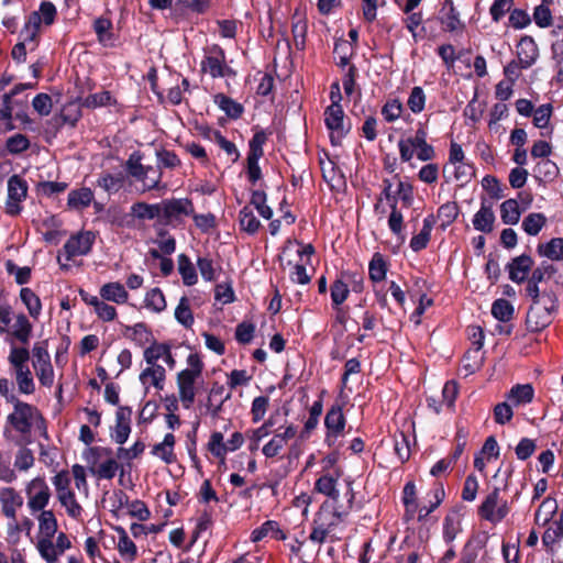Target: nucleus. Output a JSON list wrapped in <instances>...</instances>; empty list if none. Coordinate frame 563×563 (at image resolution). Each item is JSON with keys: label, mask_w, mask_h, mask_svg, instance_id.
<instances>
[{"label": "nucleus", "mask_w": 563, "mask_h": 563, "mask_svg": "<svg viewBox=\"0 0 563 563\" xmlns=\"http://www.w3.org/2000/svg\"><path fill=\"white\" fill-rule=\"evenodd\" d=\"M328 508L329 506L327 501L321 505L320 509L314 516L312 526L319 528L323 527L324 529L332 531L338 526V522L330 517V510Z\"/></svg>", "instance_id": "338daca9"}, {"label": "nucleus", "mask_w": 563, "mask_h": 563, "mask_svg": "<svg viewBox=\"0 0 563 563\" xmlns=\"http://www.w3.org/2000/svg\"><path fill=\"white\" fill-rule=\"evenodd\" d=\"M214 103L232 120H238L244 112L242 103L233 100L224 93H217L213 98Z\"/></svg>", "instance_id": "bb28decb"}, {"label": "nucleus", "mask_w": 563, "mask_h": 563, "mask_svg": "<svg viewBox=\"0 0 563 563\" xmlns=\"http://www.w3.org/2000/svg\"><path fill=\"white\" fill-rule=\"evenodd\" d=\"M27 507L32 514L45 509L48 505L52 493L43 477L33 478L25 488Z\"/></svg>", "instance_id": "1a4fd4ad"}, {"label": "nucleus", "mask_w": 563, "mask_h": 563, "mask_svg": "<svg viewBox=\"0 0 563 563\" xmlns=\"http://www.w3.org/2000/svg\"><path fill=\"white\" fill-rule=\"evenodd\" d=\"M100 296L102 299L112 301L115 303H124L128 301L129 294L124 286L119 282H111L104 284L100 288Z\"/></svg>", "instance_id": "cd10ccee"}, {"label": "nucleus", "mask_w": 563, "mask_h": 563, "mask_svg": "<svg viewBox=\"0 0 563 563\" xmlns=\"http://www.w3.org/2000/svg\"><path fill=\"white\" fill-rule=\"evenodd\" d=\"M514 306L507 299H496L492 305V314L495 319H497L500 322H509L514 318Z\"/></svg>", "instance_id": "c03bdc74"}, {"label": "nucleus", "mask_w": 563, "mask_h": 563, "mask_svg": "<svg viewBox=\"0 0 563 563\" xmlns=\"http://www.w3.org/2000/svg\"><path fill=\"white\" fill-rule=\"evenodd\" d=\"M547 223V218L541 212L529 213L522 221V229L529 235H538Z\"/></svg>", "instance_id": "603ef678"}, {"label": "nucleus", "mask_w": 563, "mask_h": 563, "mask_svg": "<svg viewBox=\"0 0 563 563\" xmlns=\"http://www.w3.org/2000/svg\"><path fill=\"white\" fill-rule=\"evenodd\" d=\"M175 319L187 329L191 328L194 324V314L190 309L189 300L186 296L180 298L175 309Z\"/></svg>", "instance_id": "6e6d98bb"}, {"label": "nucleus", "mask_w": 563, "mask_h": 563, "mask_svg": "<svg viewBox=\"0 0 563 563\" xmlns=\"http://www.w3.org/2000/svg\"><path fill=\"white\" fill-rule=\"evenodd\" d=\"M144 302L145 307L154 312H162L166 309L165 296L158 287L152 288L146 292Z\"/></svg>", "instance_id": "13d9d810"}, {"label": "nucleus", "mask_w": 563, "mask_h": 563, "mask_svg": "<svg viewBox=\"0 0 563 563\" xmlns=\"http://www.w3.org/2000/svg\"><path fill=\"white\" fill-rule=\"evenodd\" d=\"M14 411L8 416L9 423L20 433H29L32 429V419L40 417V411L33 405L24 402L20 399L11 402Z\"/></svg>", "instance_id": "423d86ee"}, {"label": "nucleus", "mask_w": 563, "mask_h": 563, "mask_svg": "<svg viewBox=\"0 0 563 563\" xmlns=\"http://www.w3.org/2000/svg\"><path fill=\"white\" fill-rule=\"evenodd\" d=\"M496 220L492 206H486L484 202L481 209L473 217L474 229L483 233H490L494 229Z\"/></svg>", "instance_id": "393cba45"}, {"label": "nucleus", "mask_w": 563, "mask_h": 563, "mask_svg": "<svg viewBox=\"0 0 563 563\" xmlns=\"http://www.w3.org/2000/svg\"><path fill=\"white\" fill-rule=\"evenodd\" d=\"M346 419L343 413V408L339 404L332 405L325 413L324 427L325 430L344 433Z\"/></svg>", "instance_id": "5701e85b"}, {"label": "nucleus", "mask_w": 563, "mask_h": 563, "mask_svg": "<svg viewBox=\"0 0 563 563\" xmlns=\"http://www.w3.org/2000/svg\"><path fill=\"white\" fill-rule=\"evenodd\" d=\"M341 476V471H335V476L331 474H324L314 482V490L336 500L339 498V492L336 489L338 478Z\"/></svg>", "instance_id": "b1692460"}, {"label": "nucleus", "mask_w": 563, "mask_h": 563, "mask_svg": "<svg viewBox=\"0 0 563 563\" xmlns=\"http://www.w3.org/2000/svg\"><path fill=\"white\" fill-rule=\"evenodd\" d=\"M547 309L531 303L526 316V328L529 332H540L552 323L553 316Z\"/></svg>", "instance_id": "2eb2a0df"}, {"label": "nucleus", "mask_w": 563, "mask_h": 563, "mask_svg": "<svg viewBox=\"0 0 563 563\" xmlns=\"http://www.w3.org/2000/svg\"><path fill=\"white\" fill-rule=\"evenodd\" d=\"M41 29L37 15L35 13H30L19 33V41L27 44L31 52L38 47L41 41Z\"/></svg>", "instance_id": "f3484780"}, {"label": "nucleus", "mask_w": 563, "mask_h": 563, "mask_svg": "<svg viewBox=\"0 0 563 563\" xmlns=\"http://www.w3.org/2000/svg\"><path fill=\"white\" fill-rule=\"evenodd\" d=\"M5 269L9 275H14L18 285H25L31 280L32 269L29 266L19 267L13 261L8 260Z\"/></svg>", "instance_id": "e2e57ef3"}, {"label": "nucleus", "mask_w": 563, "mask_h": 563, "mask_svg": "<svg viewBox=\"0 0 563 563\" xmlns=\"http://www.w3.org/2000/svg\"><path fill=\"white\" fill-rule=\"evenodd\" d=\"M488 539L486 531L472 534L462 549L460 563H476L479 551L486 547Z\"/></svg>", "instance_id": "f8f14e48"}, {"label": "nucleus", "mask_w": 563, "mask_h": 563, "mask_svg": "<svg viewBox=\"0 0 563 563\" xmlns=\"http://www.w3.org/2000/svg\"><path fill=\"white\" fill-rule=\"evenodd\" d=\"M532 265L533 260L530 255L522 254L512 258L511 262L507 265L509 271V278L517 284L526 282Z\"/></svg>", "instance_id": "6ab92c4d"}, {"label": "nucleus", "mask_w": 563, "mask_h": 563, "mask_svg": "<svg viewBox=\"0 0 563 563\" xmlns=\"http://www.w3.org/2000/svg\"><path fill=\"white\" fill-rule=\"evenodd\" d=\"M178 272L186 286H194L198 282V275L194 264L186 254L178 255Z\"/></svg>", "instance_id": "e433bc0d"}, {"label": "nucleus", "mask_w": 563, "mask_h": 563, "mask_svg": "<svg viewBox=\"0 0 563 563\" xmlns=\"http://www.w3.org/2000/svg\"><path fill=\"white\" fill-rule=\"evenodd\" d=\"M67 187L68 184L64 181H40L36 186V190L40 195L51 198L64 192Z\"/></svg>", "instance_id": "774afa93"}, {"label": "nucleus", "mask_w": 563, "mask_h": 563, "mask_svg": "<svg viewBox=\"0 0 563 563\" xmlns=\"http://www.w3.org/2000/svg\"><path fill=\"white\" fill-rule=\"evenodd\" d=\"M41 514L37 517L38 530L43 536L42 538H54L58 529L56 516L53 510H40Z\"/></svg>", "instance_id": "473e14b6"}, {"label": "nucleus", "mask_w": 563, "mask_h": 563, "mask_svg": "<svg viewBox=\"0 0 563 563\" xmlns=\"http://www.w3.org/2000/svg\"><path fill=\"white\" fill-rule=\"evenodd\" d=\"M460 208L456 202H445L438 209L437 218L441 220V229L444 231L457 218Z\"/></svg>", "instance_id": "09e8293b"}, {"label": "nucleus", "mask_w": 563, "mask_h": 563, "mask_svg": "<svg viewBox=\"0 0 563 563\" xmlns=\"http://www.w3.org/2000/svg\"><path fill=\"white\" fill-rule=\"evenodd\" d=\"M388 228L389 230L398 238H400L401 242L405 241L406 236L404 232V216L397 206H391L390 214L388 218Z\"/></svg>", "instance_id": "69168bd1"}, {"label": "nucleus", "mask_w": 563, "mask_h": 563, "mask_svg": "<svg viewBox=\"0 0 563 563\" xmlns=\"http://www.w3.org/2000/svg\"><path fill=\"white\" fill-rule=\"evenodd\" d=\"M32 333V323L24 313L15 317L12 335L22 344H27Z\"/></svg>", "instance_id": "79ce46f5"}, {"label": "nucleus", "mask_w": 563, "mask_h": 563, "mask_svg": "<svg viewBox=\"0 0 563 563\" xmlns=\"http://www.w3.org/2000/svg\"><path fill=\"white\" fill-rule=\"evenodd\" d=\"M255 132L252 136V139L249 141V153L247 155L251 156H264V148L263 146L267 142L268 135L263 129H258L257 126L254 128Z\"/></svg>", "instance_id": "4d7b16f0"}, {"label": "nucleus", "mask_w": 563, "mask_h": 563, "mask_svg": "<svg viewBox=\"0 0 563 563\" xmlns=\"http://www.w3.org/2000/svg\"><path fill=\"white\" fill-rule=\"evenodd\" d=\"M273 427V420L268 419L261 427L246 432V435L250 439L249 450L251 452L258 450L261 440L271 433Z\"/></svg>", "instance_id": "864d4df0"}, {"label": "nucleus", "mask_w": 563, "mask_h": 563, "mask_svg": "<svg viewBox=\"0 0 563 563\" xmlns=\"http://www.w3.org/2000/svg\"><path fill=\"white\" fill-rule=\"evenodd\" d=\"M2 514L8 519L16 521V509L22 507V496L12 487H4L1 490Z\"/></svg>", "instance_id": "aec40b11"}, {"label": "nucleus", "mask_w": 563, "mask_h": 563, "mask_svg": "<svg viewBox=\"0 0 563 563\" xmlns=\"http://www.w3.org/2000/svg\"><path fill=\"white\" fill-rule=\"evenodd\" d=\"M239 223L240 229L251 235L255 234L261 228L260 220L255 217L253 210L249 206H244L240 210Z\"/></svg>", "instance_id": "58836bf2"}, {"label": "nucleus", "mask_w": 563, "mask_h": 563, "mask_svg": "<svg viewBox=\"0 0 563 563\" xmlns=\"http://www.w3.org/2000/svg\"><path fill=\"white\" fill-rule=\"evenodd\" d=\"M27 183L20 175H12L8 179V198L5 202V212L9 216H19L22 211L21 202L27 196Z\"/></svg>", "instance_id": "0eeeda50"}, {"label": "nucleus", "mask_w": 563, "mask_h": 563, "mask_svg": "<svg viewBox=\"0 0 563 563\" xmlns=\"http://www.w3.org/2000/svg\"><path fill=\"white\" fill-rule=\"evenodd\" d=\"M538 253L552 261L563 260V238H553L547 243L538 245Z\"/></svg>", "instance_id": "c9c22d12"}, {"label": "nucleus", "mask_w": 563, "mask_h": 563, "mask_svg": "<svg viewBox=\"0 0 563 563\" xmlns=\"http://www.w3.org/2000/svg\"><path fill=\"white\" fill-rule=\"evenodd\" d=\"M520 216L521 211L516 199H507L500 205V217L505 224H517Z\"/></svg>", "instance_id": "a19ab883"}, {"label": "nucleus", "mask_w": 563, "mask_h": 563, "mask_svg": "<svg viewBox=\"0 0 563 563\" xmlns=\"http://www.w3.org/2000/svg\"><path fill=\"white\" fill-rule=\"evenodd\" d=\"M499 500V488L495 487L478 507V516L489 522H494L496 507Z\"/></svg>", "instance_id": "f704fd0d"}, {"label": "nucleus", "mask_w": 563, "mask_h": 563, "mask_svg": "<svg viewBox=\"0 0 563 563\" xmlns=\"http://www.w3.org/2000/svg\"><path fill=\"white\" fill-rule=\"evenodd\" d=\"M344 111L342 107H327L324 110V124L330 131V143L340 146L342 140L349 134L351 125L344 126Z\"/></svg>", "instance_id": "39448f33"}, {"label": "nucleus", "mask_w": 563, "mask_h": 563, "mask_svg": "<svg viewBox=\"0 0 563 563\" xmlns=\"http://www.w3.org/2000/svg\"><path fill=\"white\" fill-rule=\"evenodd\" d=\"M268 534H271L275 540L284 541L287 539V534L279 528V523L277 521L266 520L258 528L252 531L251 541L260 542Z\"/></svg>", "instance_id": "412c9836"}, {"label": "nucleus", "mask_w": 563, "mask_h": 563, "mask_svg": "<svg viewBox=\"0 0 563 563\" xmlns=\"http://www.w3.org/2000/svg\"><path fill=\"white\" fill-rule=\"evenodd\" d=\"M161 356H164V361L169 368L175 367L176 360L172 354V345L167 342H157L156 340H153L152 344L143 352V357L148 366L140 373L139 379L142 385H147L150 377L166 379L165 368L157 364Z\"/></svg>", "instance_id": "f257e3e1"}, {"label": "nucleus", "mask_w": 563, "mask_h": 563, "mask_svg": "<svg viewBox=\"0 0 563 563\" xmlns=\"http://www.w3.org/2000/svg\"><path fill=\"white\" fill-rule=\"evenodd\" d=\"M463 509V505H457L453 507L444 517L442 537L446 544H452L457 534L462 531Z\"/></svg>", "instance_id": "ddd939ff"}, {"label": "nucleus", "mask_w": 563, "mask_h": 563, "mask_svg": "<svg viewBox=\"0 0 563 563\" xmlns=\"http://www.w3.org/2000/svg\"><path fill=\"white\" fill-rule=\"evenodd\" d=\"M92 200L93 191L88 187H82L68 194L67 205L70 209L80 210L89 207Z\"/></svg>", "instance_id": "2f4dec72"}, {"label": "nucleus", "mask_w": 563, "mask_h": 563, "mask_svg": "<svg viewBox=\"0 0 563 563\" xmlns=\"http://www.w3.org/2000/svg\"><path fill=\"white\" fill-rule=\"evenodd\" d=\"M142 155L140 152H133L126 161L128 173L137 180L145 181L150 172H155L154 167L141 164Z\"/></svg>", "instance_id": "c85d7f7f"}, {"label": "nucleus", "mask_w": 563, "mask_h": 563, "mask_svg": "<svg viewBox=\"0 0 563 563\" xmlns=\"http://www.w3.org/2000/svg\"><path fill=\"white\" fill-rule=\"evenodd\" d=\"M439 21L445 32H462L465 29V24L461 21L460 13L456 8L440 11Z\"/></svg>", "instance_id": "7c9ffc66"}, {"label": "nucleus", "mask_w": 563, "mask_h": 563, "mask_svg": "<svg viewBox=\"0 0 563 563\" xmlns=\"http://www.w3.org/2000/svg\"><path fill=\"white\" fill-rule=\"evenodd\" d=\"M123 335L134 341L139 346H144L146 343H152L153 340H155L151 329L144 322H137L134 325H125Z\"/></svg>", "instance_id": "4be33fe9"}, {"label": "nucleus", "mask_w": 563, "mask_h": 563, "mask_svg": "<svg viewBox=\"0 0 563 563\" xmlns=\"http://www.w3.org/2000/svg\"><path fill=\"white\" fill-rule=\"evenodd\" d=\"M533 397L534 389L531 384H517L512 386L507 394V398L511 400L515 406L530 404Z\"/></svg>", "instance_id": "c756f323"}, {"label": "nucleus", "mask_w": 563, "mask_h": 563, "mask_svg": "<svg viewBox=\"0 0 563 563\" xmlns=\"http://www.w3.org/2000/svg\"><path fill=\"white\" fill-rule=\"evenodd\" d=\"M95 241L96 234L92 231H80L79 233L71 235L64 244V251L67 260L89 254Z\"/></svg>", "instance_id": "9b49d317"}, {"label": "nucleus", "mask_w": 563, "mask_h": 563, "mask_svg": "<svg viewBox=\"0 0 563 563\" xmlns=\"http://www.w3.org/2000/svg\"><path fill=\"white\" fill-rule=\"evenodd\" d=\"M130 216L140 221L155 220L153 228L158 238H165L167 230L161 224L162 206L161 202L147 203L144 201H136L130 208Z\"/></svg>", "instance_id": "6e6552de"}, {"label": "nucleus", "mask_w": 563, "mask_h": 563, "mask_svg": "<svg viewBox=\"0 0 563 563\" xmlns=\"http://www.w3.org/2000/svg\"><path fill=\"white\" fill-rule=\"evenodd\" d=\"M394 451L401 464H405L411 455L409 435L404 431L394 435Z\"/></svg>", "instance_id": "49530a36"}, {"label": "nucleus", "mask_w": 563, "mask_h": 563, "mask_svg": "<svg viewBox=\"0 0 563 563\" xmlns=\"http://www.w3.org/2000/svg\"><path fill=\"white\" fill-rule=\"evenodd\" d=\"M14 372L20 393L25 395L33 394L35 391V384L29 365L14 367Z\"/></svg>", "instance_id": "ea45409f"}, {"label": "nucleus", "mask_w": 563, "mask_h": 563, "mask_svg": "<svg viewBox=\"0 0 563 563\" xmlns=\"http://www.w3.org/2000/svg\"><path fill=\"white\" fill-rule=\"evenodd\" d=\"M404 106L398 98L389 99L382 107V115L388 123L395 122L401 117Z\"/></svg>", "instance_id": "680f3d73"}, {"label": "nucleus", "mask_w": 563, "mask_h": 563, "mask_svg": "<svg viewBox=\"0 0 563 563\" xmlns=\"http://www.w3.org/2000/svg\"><path fill=\"white\" fill-rule=\"evenodd\" d=\"M394 179L397 180V202L400 200L404 208H410L413 203L415 196H413V186L411 183L402 180L399 176V174H396L394 176Z\"/></svg>", "instance_id": "37998d69"}, {"label": "nucleus", "mask_w": 563, "mask_h": 563, "mask_svg": "<svg viewBox=\"0 0 563 563\" xmlns=\"http://www.w3.org/2000/svg\"><path fill=\"white\" fill-rule=\"evenodd\" d=\"M244 443V435L241 432H234L227 443L223 442V434L219 431H214L209 440L208 450L211 454L221 460V464H224L225 455L228 451H235L240 449Z\"/></svg>", "instance_id": "9d476101"}, {"label": "nucleus", "mask_w": 563, "mask_h": 563, "mask_svg": "<svg viewBox=\"0 0 563 563\" xmlns=\"http://www.w3.org/2000/svg\"><path fill=\"white\" fill-rule=\"evenodd\" d=\"M389 264L385 256L376 252L373 254L368 263V277L374 284L380 283L386 279Z\"/></svg>", "instance_id": "a878e982"}, {"label": "nucleus", "mask_w": 563, "mask_h": 563, "mask_svg": "<svg viewBox=\"0 0 563 563\" xmlns=\"http://www.w3.org/2000/svg\"><path fill=\"white\" fill-rule=\"evenodd\" d=\"M119 533L118 551L121 556L126 561L135 560L137 555V548L135 543L129 538L126 531L122 527L115 529Z\"/></svg>", "instance_id": "4c0bfd02"}, {"label": "nucleus", "mask_w": 563, "mask_h": 563, "mask_svg": "<svg viewBox=\"0 0 563 563\" xmlns=\"http://www.w3.org/2000/svg\"><path fill=\"white\" fill-rule=\"evenodd\" d=\"M163 228H177L184 223V217L194 216V202L189 198H168L161 201Z\"/></svg>", "instance_id": "7ed1b4c3"}, {"label": "nucleus", "mask_w": 563, "mask_h": 563, "mask_svg": "<svg viewBox=\"0 0 563 563\" xmlns=\"http://www.w3.org/2000/svg\"><path fill=\"white\" fill-rule=\"evenodd\" d=\"M330 295L332 308H339V306H342L350 295L347 283L341 278L335 279L330 286Z\"/></svg>", "instance_id": "8fccbe9b"}, {"label": "nucleus", "mask_w": 563, "mask_h": 563, "mask_svg": "<svg viewBox=\"0 0 563 563\" xmlns=\"http://www.w3.org/2000/svg\"><path fill=\"white\" fill-rule=\"evenodd\" d=\"M225 393L224 385L219 382H213L212 386L209 390V395L207 397V401L205 404L207 408V412L212 418H218L222 411L223 405L227 400L231 398V393Z\"/></svg>", "instance_id": "dca6fc26"}, {"label": "nucleus", "mask_w": 563, "mask_h": 563, "mask_svg": "<svg viewBox=\"0 0 563 563\" xmlns=\"http://www.w3.org/2000/svg\"><path fill=\"white\" fill-rule=\"evenodd\" d=\"M297 427L292 423L287 426L284 432L275 433L274 437L263 446L262 452L267 459L275 457L284 449L288 440L295 438Z\"/></svg>", "instance_id": "a211bd4d"}, {"label": "nucleus", "mask_w": 563, "mask_h": 563, "mask_svg": "<svg viewBox=\"0 0 563 563\" xmlns=\"http://www.w3.org/2000/svg\"><path fill=\"white\" fill-rule=\"evenodd\" d=\"M426 100L427 97L424 90L420 86H415L408 97L407 106L413 113L417 114L424 110Z\"/></svg>", "instance_id": "0e129e2a"}, {"label": "nucleus", "mask_w": 563, "mask_h": 563, "mask_svg": "<svg viewBox=\"0 0 563 563\" xmlns=\"http://www.w3.org/2000/svg\"><path fill=\"white\" fill-rule=\"evenodd\" d=\"M36 549L46 563H56L60 556V553H57V548L53 543V538L38 539Z\"/></svg>", "instance_id": "3c124183"}, {"label": "nucleus", "mask_w": 563, "mask_h": 563, "mask_svg": "<svg viewBox=\"0 0 563 563\" xmlns=\"http://www.w3.org/2000/svg\"><path fill=\"white\" fill-rule=\"evenodd\" d=\"M188 368L180 371L177 374V387L179 398L186 409H189L195 401V384L201 376L205 364L197 353H191L187 357Z\"/></svg>", "instance_id": "f03ea898"}, {"label": "nucleus", "mask_w": 563, "mask_h": 563, "mask_svg": "<svg viewBox=\"0 0 563 563\" xmlns=\"http://www.w3.org/2000/svg\"><path fill=\"white\" fill-rule=\"evenodd\" d=\"M38 18V25L51 26L57 18V9L51 1H42L37 11H32Z\"/></svg>", "instance_id": "de8ad7c7"}, {"label": "nucleus", "mask_w": 563, "mask_h": 563, "mask_svg": "<svg viewBox=\"0 0 563 563\" xmlns=\"http://www.w3.org/2000/svg\"><path fill=\"white\" fill-rule=\"evenodd\" d=\"M33 354V367L48 365L51 363V355L48 353V340L36 342L32 349Z\"/></svg>", "instance_id": "052dcab7"}, {"label": "nucleus", "mask_w": 563, "mask_h": 563, "mask_svg": "<svg viewBox=\"0 0 563 563\" xmlns=\"http://www.w3.org/2000/svg\"><path fill=\"white\" fill-rule=\"evenodd\" d=\"M20 299L26 307L29 314L37 320L42 312V301L40 297L29 287L20 290Z\"/></svg>", "instance_id": "72a5a7b5"}, {"label": "nucleus", "mask_w": 563, "mask_h": 563, "mask_svg": "<svg viewBox=\"0 0 563 563\" xmlns=\"http://www.w3.org/2000/svg\"><path fill=\"white\" fill-rule=\"evenodd\" d=\"M517 57L523 69H528L536 64L539 58V47L532 36H521L517 44Z\"/></svg>", "instance_id": "4468645a"}, {"label": "nucleus", "mask_w": 563, "mask_h": 563, "mask_svg": "<svg viewBox=\"0 0 563 563\" xmlns=\"http://www.w3.org/2000/svg\"><path fill=\"white\" fill-rule=\"evenodd\" d=\"M558 510V504L554 498L547 497L542 500L539 508L534 514V520L537 523L547 525L553 519Z\"/></svg>", "instance_id": "a18cd8bd"}, {"label": "nucleus", "mask_w": 563, "mask_h": 563, "mask_svg": "<svg viewBox=\"0 0 563 563\" xmlns=\"http://www.w3.org/2000/svg\"><path fill=\"white\" fill-rule=\"evenodd\" d=\"M201 70L208 73L212 78L235 75V71L227 65L224 49L217 44L210 47L208 55L202 59Z\"/></svg>", "instance_id": "20e7f679"}, {"label": "nucleus", "mask_w": 563, "mask_h": 563, "mask_svg": "<svg viewBox=\"0 0 563 563\" xmlns=\"http://www.w3.org/2000/svg\"><path fill=\"white\" fill-rule=\"evenodd\" d=\"M30 140L26 135L16 133L5 141V150L12 155H19L30 148Z\"/></svg>", "instance_id": "bf43d9fd"}, {"label": "nucleus", "mask_w": 563, "mask_h": 563, "mask_svg": "<svg viewBox=\"0 0 563 563\" xmlns=\"http://www.w3.org/2000/svg\"><path fill=\"white\" fill-rule=\"evenodd\" d=\"M115 100L112 98V95L108 90H103L100 92L91 93L87 96L82 102L81 106L87 109H96L99 107H106L114 103Z\"/></svg>", "instance_id": "5fc2aeb1"}]
</instances>
